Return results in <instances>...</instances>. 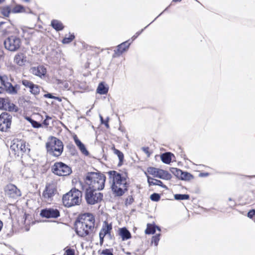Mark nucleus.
<instances>
[{"instance_id": "1a4fd4ad", "label": "nucleus", "mask_w": 255, "mask_h": 255, "mask_svg": "<svg viewBox=\"0 0 255 255\" xmlns=\"http://www.w3.org/2000/svg\"><path fill=\"white\" fill-rule=\"evenodd\" d=\"M21 43L20 38L15 35L8 36L4 41L5 49L12 52L17 50L20 48Z\"/></svg>"}, {"instance_id": "bf43d9fd", "label": "nucleus", "mask_w": 255, "mask_h": 255, "mask_svg": "<svg viewBox=\"0 0 255 255\" xmlns=\"http://www.w3.org/2000/svg\"><path fill=\"white\" fill-rule=\"evenodd\" d=\"M3 91V89L1 87H0V94L2 93Z\"/></svg>"}, {"instance_id": "6ab92c4d", "label": "nucleus", "mask_w": 255, "mask_h": 255, "mask_svg": "<svg viewBox=\"0 0 255 255\" xmlns=\"http://www.w3.org/2000/svg\"><path fill=\"white\" fill-rule=\"evenodd\" d=\"M74 140L75 144L78 147L81 152L85 155H89V152L86 149L85 145L78 139L76 135L74 136Z\"/></svg>"}, {"instance_id": "9d476101", "label": "nucleus", "mask_w": 255, "mask_h": 255, "mask_svg": "<svg viewBox=\"0 0 255 255\" xmlns=\"http://www.w3.org/2000/svg\"><path fill=\"white\" fill-rule=\"evenodd\" d=\"M52 171L58 176H67L72 171L70 167L62 162L55 163L52 167Z\"/></svg>"}, {"instance_id": "6e6d98bb", "label": "nucleus", "mask_w": 255, "mask_h": 255, "mask_svg": "<svg viewBox=\"0 0 255 255\" xmlns=\"http://www.w3.org/2000/svg\"><path fill=\"white\" fill-rule=\"evenodd\" d=\"M209 173H201L200 174V176L201 177H205L208 176Z\"/></svg>"}, {"instance_id": "c756f323", "label": "nucleus", "mask_w": 255, "mask_h": 255, "mask_svg": "<svg viewBox=\"0 0 255 255\" xmlns=\"http://www.w3.org/2000/svg\"><path fill=\"white\" fill-rule=\"evenodd\" d=\"M0 81L1 84L4 86V88L7 86V83H10L8 81V77L5 75H0Z\"/></svg>"}, {"instance_id": "9b49d317", "label": "nucleus", "mask_w": 255, "mask_h": 255, "mask_svg": "<svg viewBox=\"0 0 255 255\" xmlns=\"http://www.w3.org/2000/svg\"><path fill=\"white\" fill-rule=\"evenodd\" d=\"M11 116L7 113H2L0 115V130L6 131L10 128Z\"/></svg>"}, {"instance_id": "79ce46f5", "label": "nucleus", "mask_w": 255, "mask_h": 255, "mask_svg": "<svg viewBox=\"0 0 255 255\" xmlns=\"http://www.w3.org/2000/svg\"><path fill=\"white\" fill-rule=\"evenodd\" d=\"M99 117H100V121H101V124L105 125V126L106 127V128H109V125L108 124V121L109 120V118H107V120L105 121L104 120L103 117L101 115H100Z\"/></svg>"}, {"instance_id": "a18cd8bd", "label": "nucleus", "mask_w": 255, "mask_h": 255, "mask_svg": "<svg viewBox=\"0 0 255 255\" xmlns=\"http://www.w3.org/2000/svg\"><path fill=\"white\" fill-rule=\"evenodd\" d=\"M145 174L146 175V176L147 178V182H148L149 185V186L153 185V183H154V179L149 176L147 175L146 172H145Z\"/></svg>"}, {"instance_id": "a211bd4d", "label": "nucleus", "mask_w": 255, "mask_h": 255, "mask_svg": "<svg viewBox=\"0 0 255 255\" xmlns=\"http://www.w3.org/2000/svg\"><path fill=\"white\" fill-rule=\"evenodd\" d=\"M119 235L121 237L123 241L128 240L131 238L130 233L126 227L119 229Z\"/></svg>"}, {"instance_id": "423d86ee", "label": "nucleus", "mask_w": 255, "mask_h": 255, "mask_svg": "<svg viewBox=\"0 0 255 255\" xmlns=\"http://www.w3.org/2000/svg\"><path fill=\"white\" fill-rule=\"evenodd\" d=\"M47 152L51 155L58 157L63 151V144L61 140L52 136L49 141L46 144Z\"/></svg>"}, {"instance_id": "2f4dec72", "label": "nucleus", "mask_w": 255, "mask_h": 255, "mask_svg": "<svg viewBox=\"0 0 255 255\" xmlns=\"http://www.w3.org/2000/svg\"><path fill=\"white\" fill-rule=\"evenodd\" d=\"M193 177L192 175L187 172H183L182 171V174L180 177V179L181 180H189Z\"/></svg>"}, {"instance_id": "0e129e2a", "label": "nucleus", "mask_w": 255, "mask_h": 255, "mask_svg": "<svg viewBox=\"0 0 255 255\" xmlns=\"http://www.w3.org/2000/svg\"><path fill=\"white\" fill-rule=\"evenodd\" d=\"M5 1V0H0V3H2L3 2H4Z\"/></svg>"}, {"instance_id": "7c9ffc66", "label": "nucleus", "mask_w": 255, "mask_h": 255, "mask_svg": "<svg viewBox=\"0 0 255 255\" xmlns=\"http://www.w3.org/2000/svg\"><path fill=\"white\" fill-rule=\"evenodd\" d=\"M159 168H155V167H148L147 169V172L153 175V176L156 177V176L157 175V173H158V170H159Z\"/></svg>"}, {"instance_id": "cd10ccee", "label": "nucleus", "mask_w": 255, "mask_h": 255, "mask_svg": "<svg viewBox=\"0 0 255 255\" xmlns=\"http://www.w3.org/2000/svg\"><path fill=\"white\" fill-rule=\"evenodd\" d=\"M1 14L5 17H8L11 12V8L10 6H5L0 9Z\"/></svg>"}, {"instance_id": "39448f33", "label": "nucleus", "mask_w": 255, "mask_h": 255, "mask_svg": "<svg viewBox=\"0 0 255 255\" xmlns=\"http://www.w3.org/2000/svg\"><path fill=\"white\" fill-rule=\"evenodd\" d=\"M82 192L75 188H72L69 192L64 195L62 201L64 205L67 207L78 205L82 201Z\"/></svg>"}, {"instance_id": "de8ad7c7", "label": "nucleus", "mask_w": 255, "mask_h": 255, "mask_svg": "<svg viewBox=\"0 0 255 255\" xmlns=\"http://www.w3.org/2000/svg\"><path fill=\"white\" fill-rule=\"evenodd\" d=\"M66 255H75V251L71 249H68L66 252Z\"/></svg>"}, {"instance_id": "ea45409f", "label": "nucleus", "mask_w": 255, "mask_h": 255, "mask_svg": "<svg viewBox=\"0 0 255 255\" xmlns=\"http://www.w3.org/2000/svg\"><path fill=\"white\" fill-rule=\"evenodd\" d=\"M154 182L153 183V185H158L162 187V188L167 189V187L166 185H164L162 182L159 180L155 179L154 180Z\"/></svg>"}, {"instance_id": "aec40b11", "label": "nucleus", "mask_w": 255, "mask_h": 255, "mask_svg": "<svg viewBox=\"0 0 255 255\" xmlns=\"http://www.w3.org/2000/svg\"><path fill=\"white\" fill-rule=\"evenodd\" d=\"M0 109L12 111L11 106L8 98H0Z\"/></svg>"}, {"instance_id": "393cba45", "label": "nucleus", "mask_w": 255, "mask_h": 255, "mask_svg": "<svg viewBox=\"0 0 255 255\" xmlns=\"http://www.w3.org/2000/svg\"><path fill=\"white\" fill-rule=\"evenodd\" d=\"M109 88L106 87L103 82L100 83L97 89V93L101 95L106 94L108 92Z\"/></svg>"}, {"instance_id": "b1692460", "label": "nucleus", "mask_w": 255, "mask_h": 255, "mask_svg": "<svg viewBox=\"0 0 255 255\" xmlns=\"http://www.w3.org/2000/svg\"><path fill=\"white\" fill-rule=\"evenodd\" d=\"M173 154L171 152H165L160 156L161 161L165 164H169L171 161V157Z\"/></svg>"}, {"instance_id": "2eb2a0df", "label": "nucleus", "mask_w": 255, "mask_h": 255, "mask_svg": "<svg viewBox=\"0 0 255 255\" xmlns=\"http://www.w3.org/2000/svg\"><path fill=\"white\" fill-rule=\"evenodd\" d=\"M31 73L40 78L44 77L46 73V69L43 66H38L31 68Z\"/></svg>"}, {"instance_id": "864d4df0", "label": "nucleus", "mask_w": 255, "mask_h": 255, "mask_svg": "<svg viewBox=\"0 0 255 255\" xmlns=\"http://www.w3.org/2000/svg\"><path fill=\"white\" fill-rule=\"evenodd\" d=\"M61 83L63 85V88L64 89H66L68 88L69 84H68V82L65 81V82H62Z\"/></svg>"}, {"instance_id": "4d7b16f0", "label": "nucleus", "mask_w": 255, "mask_h": 255, "mask_svg": "<svg viewBox=\"0 0 255 255\" xmlns=\"http://www.w3.org/2000/svg\"><path fill=\"white\" fill-rule=\"evenodd\" d=\"M35 84H33V86H30V87H28V88H29L30 89V92H31V91H32V89H33V87H34V86H35Z\"/></svg>"}, {"instance_id": "ddd939ff", "label": "nucleus", "mask_w": 255, "mask_h": 255, "mask_svg": "<svg viewBox=\"0 0 255 255\" xmlns=\"http://www.w3.org/2000/svg\"><path fill=\"white\" fill-rule=\"evenodd\" d=\"M40 215L46 218H57L60 215L59 211L55 208H48L42 209Z\"/></svg>"}, {"instance_id": "5fc2aeb1", "label": "nucleus", "mask_w": 255, "mask_h": 255, "mask_svg": "<svg viewBox=\"0 0 255 255\" xmlns=\"http://www.w3.org/2000/svg\"><path fill=\"white\" fill-rule=\"evenodd\" d=\"M4 58V52L3 50L0 49V61L3 60Z\"/></svg>"}, {"instance_id": "774afa93", "label": "nucleus", "mask_w": 255, "mask_h": 255, "mask_svg": "<svg viewBox=\"0 0 255 255\" xmlns=\"http://www.w3.org/2000/svg\"><path fill=\"white\" fill-rule=\"evenodd\" d=\"M156 18H157V17H156V18L154 19V20H153L151 21V23H153V22L154 21V20H155Z\"/></svg>"}, {"instance_id": "f3484780", "label": "nucleus", "mask_w": 255, "mask_h": 255, "mask_svg": "<svg viewBox=\"0 0 255 255\" xmlns=\"http://www.w3.org/2000/svg\"><path fill=\"white\" fill-rule=\"evenodd\" d=\"M112 230V224H109L105 221L99 234H102L103 236L111 235V231Z\"/></svg>"}, {"instance_id": "c03bdc74", "label": "nucleus", "mask_w": 255, "mask_h": 255, "mask_svg": "<svg viewBox=\"0 0 255 255\" xmlns=\"http://www.w3.org/2000/svg\"><path fill=\"white\" fill-rule=\"evenodd\" d=\"M150 24H149L148 25H147L146 26H145L143 29H142L141 30V31H138V32H137L135 35H134L132 37H131V39L132 41L134 40L138 36V35H139L142 32V31L144 30V29H145Z\"/></svg>"}, {"instance_id": "5701e85b", "label": "nucleus", "mask_w": 255, "mask_h": 255, "mask_svg": "<svg viewBox=\"0 0 255 255\" xmlns=\"http://www.w3.org/2000/svg\"><path fill=\"white\" fill-rule=\"evenodd\" d=\"M156 177L162 179L169 180L171 178V174L167 171L159 169Z\"/></svg>"}, {"instance_id": "49530a36", "label": "nucleus", "mask_w": 255, "mask_h": 255, "mask_svg": "<svg viewBox=\"0 0 255 255\" xmlns=\"http://www.w3.org/2000/svg\"><path fill=\"white\" fill-rule=\"evenodd\" d=\"M255 215V210L252 209L249 211L248 213V217L251 219H252L254 216Z\"/></svg>"}, {"instance_id": "338daca9", "label": "nucleus", "mask_w": 255, "mask_h": 255, "mask_svg": "<svg viewBox=\"0 0 255 255\" xmlns=\"http://www.w3.org/2000/svg\"><path fill=\"white\" fill-rule=\"evenodd\" d=\"M229 201H232V199L231 198H229Z\"/></svg>"}, {"instance_id": "a19ab883", "label": "nucleus", "mask_w": 255, "mask_h": 255, "mask_svg": "<svg viewBox=\"0 0 255 255\" xmlns=\"http://www.w3.org/2000/svg\"><path fill=\"white\" fill-rule=\"evenodd\" d=\"M113 249H105L102 251L101 255H113Z\"/></svg>"}, {"instance_id": "e433bc0d", "label": "nucleus", "mask_w": 255, "mask_h": 255, "mask_svg": "<svg viewBox=\"0 0 255 255\" xmlns=\"http://www.w3.org/2000/svg\"><path fill=\"white\" fill-rule=\"evenodd\" d=\"M160 195L156 193L152 194L150 196V199L153 201L157 202L160 200Z\"/></svg>"}, {"instance_id": "bb28decb", "label": "nucleus", "mask_w": 255, "mask_h": 255, "mask_svg": "<svg viewBox=\"0 0 255 255\" xmlns=\"http://www.w3.org/2000/svg\"><path fill=\"white\" fill-rule=\"evenodd\" d=\"M114 154L117 155L119 159V164H122L123 162L124 159V155L123 152H122L120 150L116 149L115 146H113L112 148Z\"/></svg>"}, {"instance_id": "20e7f679", "label": "nucleus", "mask_w": 255, "mask_h": 255, "mask_svg": "<svg viewBox=\"0 0 255 255\" xmlns=\"http://www.w3.org/2000/svg\"><path fill=\"white\" fill-rule=\"evenodd\" d=\"M10 149L12 153L17 156H21V161L25 164L24 159L26 157L29 158L28 154L30 152L29 145L23 140L14 139L11 141ZM28 164V163H26Z\"/></svg>"}, {"instance_id": "603ef678", "label": "nucleus", "mask_w": 255, "mask_h": 255, "mask_svg": "<svg viewBox=\"0 0 255 255\" xmlns=\"http://www.w3.org/2000/svg\"><path fill=\"white\" fill-rule=\"evenodd\" d=\"M48 119H51V118H50V117H49L47 116V117H46V119L45 120H44V121H43V125H45V126H47L48 125H49V123H48V122H47V120H48Z\"/></svg>"}, {"instance_id": "4c0bfd02", "label": "nucleus", "mask_w": 255, "mask_h": 255, "mask_svg": "<svg viewBox=\"0 0 255 255\" xmlns=\"http://www.w3.org/2000/svg\"><path fill=\"white\" fill-rule=\"evenodd\" d=\"M27 120L30 121L33 128H38L41 127V125L38 122L31 119L30 118H27Z\"/></svg>"}, {"instance_id": "a878e982", "label": "nucleus", "mask_w": 255, "mask_h": 255, "mask_svg": "<svg viewBox=\"0 0 255 255\" xmlns=\"http://www.w3.org/2000/svg\"><path fill=\"white\" fill-rule=\"evenodd\" d=\"M24 55L23 53H18L16 54L14 58V62L19 66L24 64Z\"/></svg>"}, {"instance_id": "680f3d73", "label": "nucleus", "mask_w": 255, "mask_h": 255, "mask_svg": "<svg viewBox=\"0 0 255 255\" xmlns=\"http://www.w3.org/2000/svg\"><path fill=\"white\" fill-rule=\"evenodd\" d=\"M133 200V199L131 198L129 199V203H131L132 202V201Z\"/></svg>"}, {"instance_id": "052dcab7", "label": "nucleus", "mask_w": 255, "mask_h": 255, "mask_svg": "<svg viewBox=\"0 0 255 255\" xmlns=\"http://www.w3.org/2000/svg\"><path fill=\"white\" fill-rule=\"evenodd\" d=\"M126 254L127 255H130L131 253L130 252H126Z\"/></svg>"}, {"instance_id": "f704fd0d", "label": "nucleus", "mask_w": 255, "mask_h": 255, "mask_svg": "<svg viewBox=\"0 0 255 255\" xmlns=\"http://www.w3.org/2000/svg\"><path fill=\"white\" fill-rule=\"evenodd\" d=\"M170 171L173 174H174L178 178H180L181 174H182V170L177 168H172Z\"/></svg>"}, {"instance_id": "6e6552de", "label": "nucleus", "mask_w": 255, "mask_h": 255, "mask_svg": "<svg viewBox=\"0 0 255 255\" xmlns=\"http://www.w3.org/2000/svg\"><path fill=\"white\" fill-rule=\"evenodd\" d=\"M57 193V187L55 182H52L47 183L42 193V197L44 200L50 203L53 199V197Z\"/></svg>"}, {"instance_id": "f03ea898", "label": "nucleus", "mask_w": 255, "mask_h": 255, "mask_svg": "<svg viewBox=\"0 0 255 255\" xmlns=\"http://www.w3.org/2000/svg\"><path fill=\"white\" fill-rule=\"evenodd\" d=\"M111 182V189L115 196H121L128 190V184L126 175L115 170L107 172Z\"/></svg>"}, {"instance_id": "69168bd1", "label": "nucleus", "mask_w": 255, "mask_h": 255, "mask_svg": "<svg viewBox=\"0 0 255 255\" xmlns=\"http://www.w3.org/2000/svg\"><path fill=\"white\" fill-rule=\"evenodd\" d=\"M4 23V22H0V26H1L2 24H3Z\"/></svg>"}, {"instance_id": "13d9d810", "label": "nucleus", "mask_w": 255, "mask_h": 255, "mask_svg": "<svg viewBox=\"0 0 255 255\" xmlns=\"http://www.w3.org/2000/svg\"><path fill=\"white\" fill-rule=\"evenodd\" d=\"M3 226L2 222L0 220V231L1 230Z\"/></svg>"}, {"instance_id": "8fccbe9b", "label": "nucleus", "mask_w": 255, "mask_h": 255, "mask_svg": "<svg viewBox=\"0 0 255 255\" xmlns=\"http://www.w3.org/2000/svg\"><path fill=\"white\" fill-rule=\"evenodd\" d=\"M105 236H103L102 234H99L100 237V244L101 245H102L104 243V239Z\"/></svg>"}, {"instance_id": "58836bf2", "label": "nucleus", "mask_w": 255, "mask_h": 255, "mask_svg": "<svg viewBox=\"0 0 255 255\" xmlns=\"http://www.w3.org/2000/svg\"><path fill=\"white\" fill-rule=\"evenodd\" d=\"M33 89H32V91H31L30 93L34 95H37L39 94L40 92L39 86L37 85H35V86L33 87Z\"/></svg>"}, {"instance_id": "09e8293b", "label": "nucleus", "mask_w": 255, "mask_h": 255, "mask_svg": "<svg viewBox=\"0 0 255 255\" xmlns=\"http://www.w3.org/2000/svg\"><path fill=\"white\" fill-rule=\"evenodd\" d=\"M142 150L144 153H145L148 156H149L150 153L149 152V148L148 147H142Z\"/></svg>"}, {"instance_id": "4be33fe9", "label": "nucleus", "mask_w": 255, "mask_h": 255, "mask_svg": "<svg viewBox=\"0 0 255 255\" xmlns=\"http://www.w3.org/2000/svg\"><path fill=\"white\" fill-rule=\"evenodd\" d=\"M156 229L159 231H161L160 228L154 224H148L145 233L146 234H153L155 233Z\"/></svg>"}, {"instance_id": "0eeeda50", "label": "nucleus", "mask_w": 255, "mask_h": 255, "mask_svg": "<svg viewBox=\"0 0 255 255\" xmlns=\"http://www.w3.org/2000/svg\"><path fill=\"white\" fill-rule=\"evenodd\" d=\"M97 191L98 190L89 188L86 189L85 199L88 204L94 205L102 200L103 194Z\"/></svg>"}, {"instance_id": "37998d69", "label": "nucleus", "mask_w": 255, "mask_h": 255, "mask_svg": "<svg viewBox=\"0 0 255 255\" xmlns=\"http://www.w3.org/2000/svg\"><path fill=\"white\" fill-rule=\"evenodd\" d=\"M22 84L23 85H24L25 87L28 88L30 87L31 86H33V83L30 81L27 80H23L22 81Z\"/></svg>"}, {"instance_id": "f8f14e48", "label": "nucleus", "mask_w": 255, "mask_h": 255, "mask_svg": "<svg viewBox=\"0 0 255 255\" xmlns=\"http://www.w3.org/2000/svg\"><path fill=\"white\" fill-rule=\"evenodd\" d=\"M4 190L5 194L10 198H16L21 196L20 191L13 184L7 185Z\"/></svg>"}, {"instance_id": "412c9836", "label": "nucleus", "mask_w": 255, "mask_h": 255, "mask_svg": "<svg viewBox=\"0 0 255 255\" xmlns=\"http://www.w3.org/2000/svg\"><path fill=\"white\" fill-rule=\"evenodd\" d=\"M50 25L57 31L62 30L64 27L63 23L57 19L51 20Z\"/></svg>"}, {"instance_id": "72a5a7b5", "label": "nucleus", "mask_w": 255, "mask_h": 255, "mask_svg": "<svg viewBox=\"0 0 255 255\" xmlns=\"http://www.w3.org/2000/svg\"><path fill=\"white\" fill-rule=\"evenodd\" d=\"M160 234H158L153 236L151 239V243L154 244L155 246H157L158 242L160 240Z\"/></svg>"}, {"instance_id": "4468645a", "label": "nucleus", "mask_w": 255, "mask_h": 255, "mask_svg": "<svg viewBox=\"0 0 255 255\" xmlns=\"http://www.w3.org/2000/svg\"><path fill=\"white\" fill-rule=\"evenodd\" d=\"M129 40L125 41L117 46V49L114 50V53L113 55V58H116L120 56L124 52L127 51L131 43L129 42Z\"/></svg>"}, {"instance_id": "f257e3e1", "label": "nucleus", "mask_w": 255, "mask_h": 255, "mask_svg": "<svg viewBox=\"0 0 255 255\" xmlns=\"http://www.w3.org/2000/svg\"><path fill=\"white\" fill-rule=\"evenodd\" d=\"M95 219L93 214L85 213L78 216L75 223V231L81 237L90 236L95 232Z\"/></svg>"}, {"instance_id": "c85d7f7f", "label": "nucleus", "mask_w": 255, "mask_h": 255, "mask_svg": "<svg viewBox=\"0 0 255 255\" xmlns=\"http://www.w3.org/2000/svg\"><path fill=\"white\" fill-rule=\"evenodd\" d=\"M174 199L176 200H184L189 199V195L188 194H176L174 195Z\"/></svg>"}, {"instance_id": "3c124183", "label": "nucleus", "mask_w": 255, "mask_h": 255, "mask_svg": "<svg viewBox=\"0 0 255 255\" xmlns=\"http://www.w3.org/2000/svg\"><path fill=\"white\" fill-rule=\"evenodd\" d=\"M44 97H45V98H50V99H56V97H55V96H53L50 93H47V94H45L44 95Z\"/></svg>"}, {"instance_id": "e2e57ef3", "label": "nucleus", "mask_w": 255, "mask_h": 255, "mask_svg": "<svg viewBox=\"0 0 255 255\" xmlns=\"http://www.w3.org/2000/svg\"><path fill=\"white\" fill-rule=\"evenodd\" d=\"M181 0H173V1L174 2H177V1H180Z\"/></svg>"}, {"instance_id": "c9c22d12", "label": "nucleus", "mask_w": 255, "mask_h": 255, "mask_svg": "<svg viewBox=\"0 0 255 255\" xmlns=\"http://www.w3.org/2000/svg\"><path fill=\"white\" fill-rule=\"evenodd\" d=\"M24 9V7L21 5H16L14 7L11 9V12L14 13H19L22 11Z\"/></svg>"}, {"instance_id": "473e14b6", "label": "nucleus", "mask_w": 255, "mask_h": 255, "mask_svg": "<svg viewBox=\"0 0 255 255\" xmlns=\"http://www.w3.org/2000/svg\"><path fill=\"white\" fill-rule=\"evenodd\" d=\"M75 38L74 34H70L68 37L65 36L62 40V43L64 44H68L70 43Z\"/></svg>"}, {"instance_id": "dca6fc26", "label": "nucleus", "mask_w": 255, "mask_h": 255, "mask_svg": "<svg viewBox=\"0 0 255 255\" xmlns=\"http://www.w3.org/2000/svg\"><path fill=\"white\" fill-rule=\"evenodd\" d=\"M20 89L18 84L13 85L11 83H7V86L5 88V91L10 95H16Z\"/></svg>"}, {"instance_id": "7ed1b4c3", "label": "nucleus", "mask_w": 255, "mask_h": 255, "mask_svg": "<svg viewBox=\"0 0 255 255\" xmlns=\"http://www.w3.org/2000/svg\"><path fill=\"white\" fill-rule=\"evenodd\" d=\"M84 180L89 188L99 191L104 188L106 177L100 172H90L86 174Z\"/></svg>"}]
</instances>
